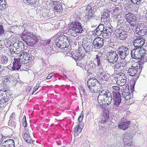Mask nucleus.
<instances>
[{
	"mask_svg": "<svg viewBox=\"0 0 147 147\" xmlns=\"http://www.w3.org/2000/svg\"><path fill=\"white\" fill-rule=\"evenodd\" d=\"M13 45L12 48L10 49V51L12 53L19 54L23 51L24 48L23 43L21 41L15 42Z\"/></svg>",
	"mask_w": 147,
	"mask_h": 147,
	"instance_id": "obj_6",
	"label": "nucleus"
},
{
	"mask_svg": "<svg viewBox=\"0 0 147 147\" xmlns=\"http://www.w3.org/2000/svg\"><path fill=\"white\" fill-rule=\"evenodd\" d=\"M51 39L46 40L45 41L44 43L45 44L44 45H45V49H46L47 51H50L52 49H51V45H52L53 44L52 43V44L51 43Z\"/></svg>",
	"mask_w": 147,
	"mask_h": 147,
	"instance_id": "obj_28",
	"label": "nucleus"
},
{
	"mask_svg": "<svg viewBox=\"0 0 147 147\" xmlns=\"http://www.w3.org/2000/svg\"><path fill=\"white\" fill-rule=\"evenodd\" d=\"M68 31L71 36H76L82 32L83 29L81 22L75 19L69 25Z\"/></svg>",
	"mask_w": 147,
	"mask_h": 147,
	"instance_id": "obj_2",
	"label": "nucleus"
},
{
	"mask_svg": "<svg viewBox=\"0 0 147 147\" xmlns=\"http://www.w3.org/2000/svg\"><path fill=\"white\" fill-rule=\"evenodd\" d=\"M1 62L3 64H6L8 61V57L5 55H3L1 59Z\"/></svg>",
	"mask_w": 147,
	"mask_h": 147,
	"instance_id": "obj_37",
	"label": "nucleus"
},
{
	"mask_svg": "<svg viewBox=\"0 0 147 147\" xmlns=\"http://www.w3.org/2000/svg\"><path fill=\"white\" fill-rule=\"evenodd\" d=\"M11 81L13 82L14 84L17 83V78L14 76H11Z\"/></svg>",
	"mask_w": 147,
	"mask_h": 147,
	"instance_id": "obj_53",
	"label": "nucleus"
},
{
	"mask_svg": "<svg viewBox=\"0 0 147 147\" xmlns=\"http://www.w3.org/2000/svg\"><path fill=\"white\" fill-rule=\"evenodd\" d=\"M102 57L100 54H98L96 55L95 58L94 59V60L95 62L97 63V65L98 67H101V63H102Z\"/></svg>",
	"mask_w": 147,
	"mask_h": 147,
	"instance_id": "obj_22",
	"label": "nucleus"
},
{
	"mask_svg": "<svg viewBox=\"0 0 147 147\" xmlns=\"http://www.w3.org/2000/svg\"><path fill=\"white\" fill-rule=\"evenodd\" d=\"M136 18L134 15H131L129 17H128L127 19V21L128 22H136Z\"/></svg>",
	"mask_w": 147,
	"mask_h": 147,
	"instance_id": "obj_36",
	"label": "nucleus"
},
{
	"mask_svg": "<svg viewBox=\"0 0 147 147\" xmlns=\"http://www.w3.org/2000/svg\"><path fill=\"white\" fill-rule=\"evenodd\" d=\"M77 62V65L79 66H80L82 69H85L86 70V61L82 60H77L76 61Z\"/></svg>",
	"mask_w": 147,
	"mask_h": 147,
	"instance_id": "obj_27",
	"label": "nucleus"
},
{
	"mask_svg": "<svg viewBox=\"0 0 147 147\" xmlns=\"http://www.w3.org/2000/svg\"><path fill=\"white\" fill-rule=\"evenodd\" d=\"M13 60V66L12 68L13 70H24V65L22 60L21 62L20 59L14 58Z\"/></svg>",
	"mask_w": 147,
	"mask_h": 147,
	"instance_id": "obj_8",
	"label": "nucleus"
},
{
	"mask_svg": "<svg viewBox=\"0 0 147 147\" xmlns=\"http://www.w3.org/2000/svg\"><path fill=\"white\" fill-rule=\"evenodd\" d=\"M4 0V3L1 4L0 5V10H4L6 9L8 6L6 4V0Z\"/></svg>",
	"mask_w": 147,
	"mask_h": 147,
	"instance_id": "obj_40",
	"label": "nucleus"
},
{
	"mask_svg": "<svg viewBox=\"0 0 147 147\" xmlns=\"http://www.w3.org/2000/svg\"><path fill=\"white\" fill-rule=\"evenodd\" d=\"M133 44L135 48L141 47L144 44V40H135Z\"/></svg>",
	"mask_w": 147,
	"mask_h": 147,
	"instance_id": "obj_23",
	"label": "nucleus"
},
{
	"mask_svg": "<svg viewBox=\"0 0 147 147\" xmlns=\"http://www.w3.org/2000/svg\"><path fill=\"white\" fill-rule=\"evenodd\" d=\"M88 66L89 67L93 69L95 68L96 67V65L93 61H90L89 62Z\"/></svg>",
	"mask_w": 147,
	"mask_h": 147,
	"instance_id": "obj_44",
	"label": "nucleus"
},
{
	"mask_svg": "<svg viewBox=\"0 0 147 147\" xmlns=\"http://www.w3.org/2000/svg\"><path fill=\"white\" fill-rule=\"evenodd\" d=\"M119 56L122 59H125L129 54V51L128 48L123 45L120 46L116 50Z\"/></svg>",
	"mask_w": 147,
	"mask_h": 147,
	"instance_id": "obj_7",
	"label": "nucleus"
},
{
	"mask_svg": "<svg viewBox=\"0 0 147 147\" xmlns=\"http://www.w3.org/2000/svg\"><path fill=\"white\" fill-rule=\"evenodd\" d=\"M92 7L89 5H88L87 7L86 8L85 12L86 13L87 18L89 20L93 18V13L92 10Z\"/></svg>",
	"mask_w": 147,
	"mask_h": 147,
	"instance_id": "obj_21",
	"label": "nucleus"
},
{
	"mask_svg": "<svg viewBox=\"0 0 147 147\" xmlns=\"http://www.w3.org/2000/svg\"><path fill=\"white\" fill-rule=\"evenodd\" d=\"M132 3L134 4L139 5L140 4L142 0H130Z\"/></svg>",
	"mask_w": 147,
	"mask_h": 147,
	"instance_id": "obj_47",
	"label": "nucleus"
},
{
	"mask_svg": "<svg viewBox=\"0 0 147 147\" xmlns=\"http://www.w3.org/2000/svg\"><path fill=\"white\" fill-rule=\"evenodd\" d=\"M28 58H29L28 61H29V62H30L31 61L34 59V57L31 54H28Z\"/></svg>",
	"mask_w": 147,
	"mask_h": 147,
	"instance_id": "obj_49",
	"label": "nucleus"
},
{
	"mask_svg": "<svg viewBox=\"0 0 147 147\" xmlns=\"http://www.w3.org/2000/svg\"><path fill=\"white\" fill-rule=\"evenodd\" d=\"M85 55L86 53L84 50L79 48L77 51L73 53L72 56L73 58L76 61L82 60Z\"/></svg>",
	"mask_w": 147,
	"mask_h": 147,
	"instance_id": "obj_10",
	"label": "nucleus"
},
{
	"mask_svg": "<svg viewBox=\"0 0 147 147\" xmlns=\"http://www.w3.org/2000/svg\"><path fill=\"white\" fill-rule=\"evenodd\" d=\"M83 118V115L82 113H81L78 117V120L79 122H80L82 121Z\"/></svg>",
	"mask_w": 147,
	"mask_h": 147,
	"instance_id": "obj_54",
	"label": "nucleus"
},
{
	"mask_svg": "<svg viewBox=\"0 0 147 147\" xmlns=\"http://www.w3.org/2000/svg\"><path fill=\"white\" fill-rule=\"evenodd\" d=\"M82 45L85 53H89L90 51L92 50L93 45L92 43L90 41H83Z\"/></svg>",
	"mask_w": 147,
	"mask_h": 147,
	"instance_id": "obj_12",
	"label": "nucleus"
},
{
	"mask_svg": "<svg viewBox=\"0 0 147 147\" xmlns=\"http://www.w3.org/2000/svg\"><path fill=\"white\" fill-rule=\"evenodd\" d=\"M109 16H103L102 17L101 20L102 22H103L105 23H107L109 21Z\"/></svg>",
	"mask_w": 147,
	"mask_h": 147,
	"instance_id": "obj_41",
	"label": "nucleus"
},
{
	"mask_svg": "<svg viewBox=\"0 0 147 147\" xmlns=\"http://www.w3.org/2000/svg\"><path fill=\"white\" fill-rule=\"evenodd\" d=\"M54 74L53 73H50L47 77L46 79H49L51 78L53 75Z\"/></svg>",
	"mask_w": 147,
	"mask_h": 147,
	"instance_id": "obj_56",
	"label": "nucleus"
},
{
	"mask_svg": "<svg viewBox=\"0 0 147 147\" xmlns=\"http://www.w3.org/2000/svg\"><path fill=\"white\" fill-rule=\"evenodd\" d=\"M138 49V50H139L138 52L139 53L140 55H141V59L142 60H143V57L145 56L147 54L146 51L145 49H144L143 47H140L137 48Z\"/></svg>",
	"mask_w": 147,
	"mask_h": 147,
	"instance_id": "obj_29",
	"label": "nucleus"
},
{
	"mask_svg": "<svg viewBox=\"0 0 147 147\" xmlns=\"http://www.w3.org/2000/svg\"><path fill=\"white\" fill-rule=\"evenodd\" d=\"M105 28L103 24H99L94 30V34H95L98 36H100L103 33Z\"/></svg>",
	"mask_w": 147,
	"mask_h": 147,
	"instance_id": "obj_19",
	"label": "nucleus"
},
{
	"mask_svg": "<svg viewBox=\"0 0 147 147\" xmlns=\"http://www.w3.org/2000/svg\"><path fill=\"white\" fill-rule=\"evenodd\" d=\"M97 76L100 81H107L110 77V75L106 74L105 71L102 70V71H99V73L97 74Z\"/></svg>",
	"mask_w": 147,
	"mask_h": 147,
	"instance_id": "obj_15",
	"label": "nucleus"
},
{
	"mask_svg": "<svg viewBox=\"0 0 147 147\" xmlns=\"http://www.w3.org/2000/svg\"><path fill=\"white\" fill-rule=\"evenodd\" d=\"M121 64V63L117 62L113 66V67L115 69H119L120 68Z\"/></svg>",
	"mask_w": 147,
	"mask_h": 147,
	"instance_id": "obj_46",
	"label": "nucleus"
},
{
	"mask_svg": "<svg viewBox=\"0 0 147 147\" xmlns=\"http://www.w3.org/2000/svg\"><path fill=\"white\" fill-rule=\"evenodd\" d=\"M65 41H55L56 47L58 48L61 49H64L67 48V47L66 46V45L65 43Z\"/></svg>",
	"mask_w": 147,
	"mask_h": 147,
	"instance_id": "obj_26",
	"label": "nucleus"
},
{
	"mask_svg": "<svg viewBox=\"0 0 147 147\" xmlns=\"http://www.w3.org/2000/svg\"><path fill=\"white\" fill-rule=\"evenodd\" d=\"M9 125L10 126H11L15 127L16 126V123L14 121H11V122H9Z\"/></svg>",
	"mask_w": 147,
	"mask_h": 147,
	"instance_id": "obj_51",
	"label": "nucleus"
},
{
	"mask_svg": "<svg viewBox=\"0 0 147 147\" xmlns=\"http://www.w3.org/2000/svg\"><path fill=\"white\" fill-rule=\"evenodd\" d=\"M140 31L138 32V34L141 36H144L147 33V27L144 26L143 28L141 27Z\"/></svg>",
	"mask_w": 147,
	"mask_h": 147,
	"instance_id": "obj_31",
	"label": "nucleus"
},
{
	"mask_svg": "<svg viewBox=\"0 0 147 147\" xmlns=\"http://www.w3.org/2000/svg\"><path fill=\"white\" fill-rule=\"evenodd\" d=\"M53 5L54 9L57 12H61L63 10L61 3L59 1H53L52 3Z\"/></svg>",
	"mask_w": 147,
	"mask_h": 147,
	"instance_id": "obj_18",
	"label": "nucleus"
},
{
	"mask_svg": "<svg viewBox=\"0 0 147 147\" xmlns=\"http://www.w3.org/2000/svg\"><path fill=\"white\" fill-rule=\"evenodd\" d=\"M124 22V20H118V24L117 25V26L121 24H123Z\"/></svg>",
	"mask_w": 147,
	"mask_h": 147,
	"instance_id": "obj_58",
	"label": "nucleus"
},
{
	"mask_svg": "<svg viewBox=\"0 0 147 147\" xmlns=\"http://www.w3.org/2000/svg\"><path fill=\"white\" fill-rule=\"evenodd\" d=\"M118 39L121 40H125L127 38L126 31L122 30L119 29L117 35Z\"/></svg>",
	"mask_w": 147,
	"mask_h": 147,
	"instance_id": "obj_17",
	"label": "nucleus"
},
{
	"mask_svg": "<svg viewBox=\"0 0 147 147\" xmlns=\"http://www.w3.org/2000/svg\"><path fill=\"white\" fill-rule=\"evenodd\" d=\"M56 36L57 38H55V40L57 41H64V39L66 37V36L62 34H57Z\"/></svg>",
	"mask_w": 147,
	"mask_h": 147,
	"instance_id": "obj_30",
	"label": "nucleus"
},
{
	"mask_svg": "<svg viewBox=\"0 0 147 147\" xmlns=\"http://www.w3.org/2000/svg\"><path fill=\"white\" fill-rule=\"evenodd\" d=\"M92 44L94 48L99 49L103 45V39L100 37L96 38L94 40Z\"/></svg>",
	"mask_w": 147,
	"mask_h": 147,
	"instance_id": "obj_11",
	"label": "nucleus"
},
{
	"mask_svg": "<svg viewBox=\"0 0 147 147\" xmlns=\"http://www.w3.org/2000/svg\"><path fill=\"white\" fill-rule=\"evenodd\" d=\"M40 87L39 84H37L36 86L34 87V90H35V91H36Z\"/></svg>",
	"mask_w": 147,
	"mask_h": 147,
	"instance_id": "obj_62",
	"label": "nucleus"
},
{
	"mask_svg": "<svg viewBox=\"0 0 147 147\" xmlns=\"http://www.w3.org/2000/svg\"><path fill=\"white\" fill-rule=\"evenodd\" d=\"M139 50L137 48H134L133 50L131 51V57L132 58L134 59H140L141 62L142 63H143V61L141 59V56L140 55L138 52Z\"/></svg>",
	"mask_w": 147,
	"mask_h": 147,
	"instance_id": "obj_16",
	"label": "nucleus"
},
{
	"mask_svg": "<svg viewBox=\"0 0 147 147\" xmlns=\"http://www.w3.org/2000/svg\"><path fill=\"white\" fill-rule=\"evenodd\" d=\"M117 82L120 86H123L125 84L126 81V77L125 74L120 75L117 78Z\"/></svg>",
	"mask_w": 147,
	"mask_h": 147,
	"instance_id": "obj_20",
	"label": "nucleus"
},
{
	"mask_svg": "<svg viewBox=\"0 0 147 147\" xmlns=\"http://www.w3.org/2000/svg\"><path fill=\"white\" fill-rule=\"evenodd\" d=\"M129 24H130V26H133L134 27L136 26V22H128Z\"/></svg>",
	"mask_w": 147,
	"mask_h": 147,
	"instance_id": "obj_60",
	"label": "nucleus"
},
{
	"mask_svg": "<svg viewBox=\"0 0 147 147\" xmlns=\"http://www.w3.org/2000/svg\"><path fill=\"white\" fill-rule=\"evenodd\" d=\"M66 37L67 38H66L64 39V43H65L66 47H69L70 44V40L69 38L67 36Z\"/></svg>",
	"mask_w": 147,
	"mask_h": 147,
	"instance_id": "obj_42",
	"label": "nucleus"
},
{
	"mask_svg": "<svg viewBox=\"0 0 147 147\" xmlns=\"http://www.w3.org/2000/svg\"><path fill=\"white\" fill-rule=\"evenodd\" d=\"M138 66L133 67L131 66L128 70V73H129V75L131 76H135L136 74L138 69Z\"/></svg>",
	"mask_w": 147,
	"mask_h": 147,
	"instance_id": "obj_24",
	"label": "nucleus"
},
{
	"mask_svg": "<svg viewBox=\"0 0 147 147\" xmlns=\"http://www.w3.org/2000/svg\"><path fill=\"white\" fill-rule=\"evenodd\" d=\"M27 3L31 6H34L36 5L37 2V0H26Z\"/></svg>",
	"mask_w": 147,
	"mask_h": 147,
	"instance_id": "obj_43",
	"label": "nucleus"
},
{
	"mask_svg": "<svg viewBox=\"0 0 147 147\" xmlns=\"http://www.w3.org/2000/svg\"><path fill=\"white\" fill-rule=\"evenodd\" d=\"M113 30V28L111 26L105 27L102 34L103 37L105 39L109 38L111 35Z\"/></svg>",
	"mask_w": 147,
	"mask_h": 147,
	"instance_id": "obj_13",
	"label": "nucleus"
},
{
	"mask_svg": "<svg viewBox=\"0 0 147 147\" xmlns=\"http://www.w3.org/2000/svg\"><path fill=\"white\" fill-rule=\"evenodd\" d=\"M28 54L26 53H23L22 54H20L19 56V59H20V60L21 59H24L25 57H26L28 55Z\"/></svg>",
	"mask_w": 147,
	"mask_h": 147,
	"instance_id": "obj_48",
	"label": "nucleus"
},
{
	"mask_svg": "<svg viewBox=\"0 0 147 147\" xmlns=\"http://www.w3.org/2000/svg\"><path fill=\"white\" fill-rule=\"evenodd\" d=\"M113 105L116 106L118 107L121 102V98L113 99Z\"/></svg>",
	"mask_w": 147,
	"mask_h": 147,
	"instance_id": "obj_39",
	"label": "nucleus"
},
{
	"mask_svg": "<svg viewBox=\"0 0 147 147\" xmlns=\"http://www.w3.org/2000/svg\"><path fill=\"white\" fill-rule=\"evenodd\" d=\"M100 85V82L94 77L89 78L87 83L88 87L92 93L95 92Z\"/></svg>",
	"mask_w": 147,
	"mask_h": 147,
	"instance_id": "obj_5",
	"label": "nucleus"
},
{
	"mask_svg": "<svg viewBox=\"0 0 147 147\" xmlns=\"http://www.w3.org/2000/svg\"><path fill=\"white\" fill-rule=\"evenodd\" d=\"M130 93L129 92H123L122 95L123 97L125 98V96H127L128 94H129Z\"/></svg>",
	"mask_w": 147,
	"mask_h": 147,
	"instance_id": "obj_55",
	"label": "nucleus"
},
{
	"mask_svg": "<svg viewBox=\"0 0 147 147\" xmlns=\"http://www.w3.org/2000/svg\"><path fill=\"white\" fill-rule=\"evenodd\" d=\"M101 119L99 120V122L101 123H103L106 122L107 119H109V118H107L106 116L105 117V116H102L101 118H100Z\"/></svg>",
	"mask_w": 147,
	"mask_h": 147,
	"instance_id": "obj_45",
	"label": "nucleus"
},
{
	"mask_svg": "<svg viewBox=\"0 0 147 147\" xmlns=\"http://www.w3.org/2000/svg\"><path fill=\"white\" fill-rule=\"evenodd\" d=\"M28 55L26 57H25L23 61L24 65L25 64H27V63H29V61H28Z\"/></svg>",
	"mask_w": 147,
	"mask_h": 147,
	"instance_id": "obj_50",
	"label": "nucleus"
},
{
	"mask_svg": "<svg viewBox=\"0 0 147 147\" xmlns=\"http://www.w3.org/2000/svg\"><path fill=\"white\" fill-rule=\"evenodd\" d=\"M8 137H6L5 136H3V135H1V138H0V144H2V142L3 140L5 139L6 138H7Z\"/></svg>",
	"mask_w": 147,
	"mask_h": 147,
	"instance_id": "obj_52",
	"label": "nucleus"
},
{
	"mask_svg": "<svg viewBox=\"0 0 147 147\" xmlns=\"http://www.w3.org/2000/svg\"><path fill=\"white\" fill-rule=\"evenodd\" d=\"M2 145L3 146L5 147H7V146H13V147H15L14 146V142L12 139H9L6 140L2 143Z\"/></svg>",
	"mask_w": 147,
	"mask_h": 147,
	"instance_id": "obj_25",
	"label": "nucleus"
},
{
	"mask_svg": "<svg viewBox=\"0 0 147 147\" xmlns=\"http://www.w3.org/2000/svg\"><path fill=\"white\" fill-rule=\"evenodd\" d=\"M113 88L114 90H115V91H118V90H120V88L119 87L116 86H113Z\"/></svg>",
	"mask_w": 147,
	"mask_h": 147,
	"instance_id": "obj_59",
	"label": "nucleus"
},
{
	"mask_svg": "<svg viewBox=\"0 0 147 147\" xmlns=\"http://www.w3.org/2000/svg\"><path fill=\"white\" fill-rule=\"evenodd\" d=\"M23 124L24 127H26L27 125V123L26 120L23 121Z\"/></svg>",
	"mask_w": 147,
	"mask_h": 147,
	"instance_id": "obj_63",
	"label": "nucleus"
},
{
	"mask_svg": "<svg viewBox=\"0 0 147 147\" xmlns=\"http://www.w3.org/2000/svg\"><path fill=\"white\" fill-rule=\"evenodd\" d=\"M11 76H10L9 77H7L5 79V80L7 82H8L9 83L11 81Z\"/></svg>",
	"mask_w": 147,
	"mask_h": 147,
	"instance_id": "obj_57",
	"label": "nucleus"
},
{
	"mask_svg": "<svg viewBox=\"0 0 147 147\" xmlns=\"http://www.w3.org/2000/svg\"><path fill=\"white\" fill-rule=\"evenodd\" d=\"M22 39L28 46H34L38 41L37 36L32 32L24 31L22 34Z\"/></svg>",
	"mask_w": 147,
	"mask_h": 147,
	"instance_id": "obj_3",
	"label": "nucleus"
},
{
	"mask_svg": "<svg viewBox=\"0 0 147 147\" xmlns=\"http://www.w3.org/2000/svg\"><path fill=\"white\" fill-rule=\"evenodd\" d=\"M5 33L4 26L2 25H0V38H2Z\"/></svg>",
	"mask_w": 147,
	"mask_h": 147,
	"instance_id": "obj_38",
	"label": "nucleus"
},
{
	"mask_svg": "<svg viewBox=\"0 0 147 147\" xmlns=\"http://www.w3.org/2000/svg\"><path fill=\"white\" fill-rule=\"evenodd\" d=\"M25 141L28 143H31L32 139L30 136L24 133L23 135Z\"/></svg>",
	"mask_w": 147,
	"mask_h": 147,
	"instance_id": "obj_33",
	"label": "nucleus"
},
{
	"mask_svg": "<svg viewBox=\"0 0 147 147\" xmlns=\"http://www.w3.org/2000/svg\"><path fill=\"white\" fill-rule=\"evenodd\" d=\"M107 59L109 62L112 64L116 63L118 59V55L116 51H111L108 53Z\"/></svg>",
	"mask_w": 147,
	"mask_h": 147,
	"instance_id": "obj_9",
	"label": "nucleus"
},
{
	"mask_svg": "<svg viewBox=\"0 0 147 147\" xmlns=\"http://www.w3.org/2000/svg\"><path fill=\"white\" fill-rule=\"evenodd\" d=\"M108 105H107L106 107H105L104 108V114L106 116L107 118H109V114L110 113V111L111 110V108L110 107L108 106L107 107Z\"/></svg>",
	"mask_w": 147,
	"mask_h": 147,
	"instance_id": "obj_34",
	"label": "nucleus"
},
{
	"mask_svg": "<svg viewBox=\"0 0 147 147\" xmlns=\"http://www.w3.org/2000/svg\"><path fill=\"white\" fill-rule=\"evenodd\" d=\"M113 95V99L115 100V99L121 98L120 94L118 91H113L112 93Z\"/></svg>",
	"mask_w": 147,
	"mask_h": 147,
	"instance_id": "obj_32",
	"label": "nucleus"
},
{
	"mask_svg": "<svg viewBox=\"0 0 147 147\" xmlns=\"http://www.w3.org/2000/svg\"><path fill=\"white\" fill-rule=\"evenodd\" d=\"M11 94L10 91L5 89L0 90V106H3L4 103H7L9 100L11 98Z\"/></svg>",
	"mask_w": 147,
	"mask_h": 147,
	"instance_id": "obj_4",
	"label": "nucleus"
},
{
	"mask_svg": "<svg viewBox=\"0 0 147 147\" xmlns=\"http://www.w3.org/2000/svg\"><path fill=\"white\" fill-rule=\"evenodd\" d=\"M126 24L127 27L125 29L127 30H130L131 29V28L130 27V24Z\"/></svg>",
	"mask_w": 147,
	"mask_h": 147,
	"instance_id": "obj_61",
	"label": "nucleus"
},
{
	"mask_svg": "<svg viewBox=\"0 0 147 147\" xmlns=\"http://www.w3.org/2000/svg\"><path fill=\"white\" fill-rule=\"evenodd\" d=\"M112 100L111 94L108 90H102L99 92L98 96V103L100 105L104 107L110 104Z\"/></svg>",
	"mask_w": 147,
	"mask_h": 147,
	"instance_id": "obj_1",
	"label": "nucleus"
},
{
	"mask_svg": "<svg viewBox=\"0 0 147 147\" xmlns=\"http://www.w3.org/2000/svg\"><path fill=\"white\" fill-rule=\"evenodd\" d=\"M131 124L129 121H126L124 118L122 119L121 122L118 124V128L123 130H125L128 129Z\"/></svg>",
	"mask_w": 147,
	"mask_h": 147,
	"instance_id": "obj_14",
	"label": "nucleus"
},
{
	"mask_svg": "<svg viewBox=\"0 0 147 147\" xmlns=\"http://www.w3.org/2000/svg\"><path fill=\"white\" fill-rule=\"evenodd\" d=\"M3 42L0 40V49H1V50L3 48Z\"/></svg>",
	"mask_w": 147,
	"mask_h": 147,
	"instance_id": "obj_64",
	"label": "nucleus"
},
{
	"mask_svg": "<svg viewBox=\"0 0 147 147\" xmlns=\"http://www.w3.org/2000/svg\"><path fill=\"white\" fill-rule=\"evenodd\" d=\"M83 128V126H80V123H79L74 128V131L75 132H80L81 131Z\"/></svg>",
	"mask_w": 147,
	"mask_h": 147,
	"instance_id": "obj_35",
	"label": "nucleus"
}]
</instances>
